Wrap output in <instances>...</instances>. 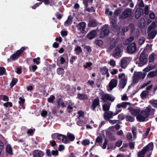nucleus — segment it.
Listing matches in <instances>:
<instances>
[{
    "instance_id": "f257e3e1",
    "label": "nucleus",
    "mask_w": 157,
    "mask_h": 157,
    "mask_svg": "<svg viewBox=\"0 0 157 157\" xmlns=\"http://www.w3.org/2000/svg\"><path fill=\"white\" fill-rule=\"evenodd\" d=\"M155 109L151 108L150 105L148 106L144 109L143 110L136 116L137 120L140 122L145 121L150 113L151 115L154 114Z\"/></svg>"
},
{
    "instance_id": "f03ea898",
    "label": "nucleus",
    "mask_w": 157,
    "mask_h": 157,
    "mask_svg": "<svg viewBox=\"0 0 157 157\" xmlns=\"http://www.w3.org/2000/svg\"><path fill=\"white\" fill-rule=\"evenodd\" d=\"M146 75V73H143L142 72H138L134 73L133 76V83L134 84L137 83L141 79H144Z\"/></svg>"
},
{
    "instance_id": "7ed1b4c3",
    "label": "nucleus",
    "mask_w": 157,
    "mask_h": 157,
    "mask_svg": "<svg viewBox=\"0 0 157 157\" xmlns=\"http://www.w3.org/2000/svg\"><path fill=\"white\" fill-rule=\"evenodd\" d=\"M118 78L120 79L119 81V88L120 89H123L125 86L127 80V77L124 73H121L118 75Z\"/></svg>"
},
{
    "instance_id": "20e7f679",
    "label": "nucleus",
    "mask_w": 157,
    "mask_h": 157,
    "mask_svg": "<svg viewBox=\"0 0 157 157\" xmlns=\"http://www.w3.org/2000/svg\"><path fill=\"white\" fill-rule=\"evenodd\" d=\"M153 148V144L152 143H150L147 145L138 154V157H143L145 153L148 151H152Z\"/></svg>"
},
{
    "instance_id": "39448f33",
    "label": "nucleus",
    "mask_w": 157,
    "mask_h": 157,
    "mask_svg": "<svg viewBox=\"0 0 157 157\" xmlns=\"http://www.w3.org/2000/svg\"><path fill=\"white\" fill-rule=\"evenodd\" d=\"M52 137L53 139L57 138L58 139L61 140L64 143H67L69 142V140L66 136L58 133L53 134L52 135Z\"/></svg>"
},
{
    "instance_id": "423d86ee",
    "label": "nucleus",
    "mask_w": 157,
    "mask_h": 157,
    "mask_svg": "<svg viewBox=\"0 0 157 157\" xmlns=\"http://www.w3.org/2000/svg\"><path fill=\"white\" fill-rule=\"evenodd\" d=\"M27 48V47H22L20 49L17 50L15 53L12 55L10 58L13 60L17 59L21 56L25 50Z\"/></svg>"
},
{
    "instance_id": "0eeeda50",
    "label": "nucleus",
    "mask_w": 157,
    "mask_h": 157,
    "mask_svg": "<svg viewBox=\"0 0 157 157\" xmlns=\"http://www.w3.org/2000/svg\"><path fill=\"white\" fill-rule=\"evenodd\" d=\"M134 13L132 9L129 8H127L123 12L121 17L123 18H125L132 17Z\"/></svg>"
},
{
    "instance_id": "6e6552de",
    "label": "nucleus",
    "mask_w": 157,
    "mask_h": 157,
    "mask_svg": "<svg viewBox=\"0 0 157 157\" xmlns=\"http://www.w3.org/2000/svg\"><path fill=\"white\" fill-rule=\"evenodd\" d=\"M109 31L108 29V25H105L103 26L100 31V36L101 38H104L109 35Z\"/></svg>"
},
{
    "instance_id": "1a4fd4ad",
    "label": "nucleus",
    "mask_w": 157,
    "mask_h": 157,
    "mask_svg": "<svg viewBox=\"0 0 157 157\" xmlns=\"http://www.w3.org/2000/svg\"><path fill=\"white\" fill-rule=\"evenodd\" d=\"M132 58L130 57H125L121 60V67L125 68L130 62Z\"/></svg>"
},
{
    "instance_id": "9d476101",
    "label": "nucleus",
    "mask_w": 157,
    "mask_h": 157,
    "mask_svg": "<svg viewBox=\"0 0 157 157\" xmlns=\"http://www.w3.org/2000/svg\"><path fill=\"white\" fill-rule=\"evenodd\" d=\"M117 84V80L115 79H112L109 83L107 89L108 91H110L115 87Z\"/></svg>"
},
{
    "instance_id": "9b49d317",
    "label": "nucleus",
    "mask_w": 157,
    "mask_h": 157,
    "mask_svg": "<svg viewBox=\"0 0 157 157\" xmlns=\"http://www.w3.org/2000/svg\"><path fill=\"white\" fill-rule=\"evenodd\" d=\"M127 50L129 53L132 54L134 53L136 50V44L133 42L130 44L127 47Z\"/></svg>"
},
{
    "instance_id": "f8f14e48",
    "label": "nucleus",
    "mask_w": 157,
    "mask_h": 157,
    "mask_svg": "<svg viewBox=\"0 0 157 157\" xmlns=\"http://www.w3.org/2000/svg\"><path fill=\"white\" fill-rule=\"evenodd\" d=\"M102 100L105 102L108 100L112 101H114L115 98L112 95L107 94H104L101 96Z\"/></svg>"
},
{
    "instance_id": "ddd939ff",
    "label": "nucleus",
    "mask_w": 157,
    "mask_h": 157,
    "mask_svg": "<svg viewBox=\"0 0 157 157\" xmlns=\"http://www.w3.org/2000/svg\"><path fill=\"white\" fill-rule=\"evenodd\" d=\"M121 111V110H119L117 111L115 113H113L112 112L110 111L105 112L103 115L105 119L106 120L112 118L113 115H115L117 114L120 112Z\"/></svg>"
},
{
    "instance_id": "4468645a",
    "label": "nucleus",
    "mask_w": 157,
    "mask_h": 157,
    "mask_svg": "<svg viewBox=\"0 0 157 157\" xmlns=\"http://www.w3.org/2000/svg\"><path fill=\"white\" fill-rule=\"evenodd\" d=\"M86 24L84 22H81L77 25L78 30L80 31L81 33H84L85 32V30Z\"/></svg>"
},
{
    "instance_id": "2eb2a0df",
    "label": "nucleus",
    "mask_w": 157,
    "mask_h": 157,
    "mask_svg": "<svg viewBox=\"0 0 157 157\" xmlns=\"http://www.w3.org/2000/svg\"><path fill=\"white\" fill-rule=\"evenodd\" d=\"M147 59L144 55H141L140 57V61L138 63V65L140 67H142L147 63Z\"/></svg>"
},
{
    "instance_id": "dca6fc26",
    "label": "nucleus",
    "mask_w": 157,
    "mask_h": 157,
    "mask_svg": "<svg viewBox=\"0 0 157 157\" xmlns=\"http://www.w3.org/2000/svg\"><path fill=\"white\" fill-rule=\"evenodd\" d=\"M99 105V100L98 98H97L93 101L91 105V109L94 110L97 106Z\"/></svg>"
},
{
    "instance_id": "f3484780",
    "label": "nucleus",
    "mask_w": 157,
    "mask_h": 157,
    "mask_svg": "<svg viewBox=\"0 0 157 157\" xmlns=\"http://www.w3.org/2000/svg\"><path fill=\"white\" fill-rule=\"evenodd\" d=\"M148 37L150 39H153L156 36L157 32L156 30H148Z\"/></svg>"
},
{
    "instance_id": "a211bd4d",
    "label": "nucleus",
    "mask_w": 157,
    "mask_h": 157,
    "mask_svg": "<svg viewBox=\"0 0 157 157\" xmlns=\"http://www.w3.org/2000/svg\"><path fill=\"white\" fill-rule=\"evenodd\" d=\"M121 52L120 49L118 48H117L115 49L113 52V55L115 58H118L121 56Z\"/></svg>"
},
{
    "instance_id": "6ab92c4d",
    "label": "nucleus",
    "mask_w": 157,
    "mask_h": 157,
    "mask_svg": "<svg viewBox=\"0 0 157 157\" xmlns=\"http://www.w3.org/2000/svg\"><path fill=\"white\" fill-rule=\"evenodd\" d=\"M97 33L95 30H92L87 35L88 38L92 39L94 38L96 36Z\"/></svg>"
},
{
    "instance_id": "aec40b11",
    "label": "nucleus",
    "mask_w": 157,
    "mask_h": 157,
    "mask_svg": "<svg viewBox=\"0 0 157 157\" xmlns=\"http://www.w3.org/2000/svg\"><path fill=\"white\" fill-rule=\"evenodd\" d=\"M130 103L129 102H125L119 103L117 105V107L118 108H125L127 105H130Z\"/></svg>"
},
{
    "instance_id": "412c9836",
    "label": "nucleus",
    "mask_w": 157,
    "mask_h": 157,
    "mask_svg": "<svg viewBox=\"0 0 157 157\" xmlns=\"http://www.w3.org/2000/svg\"><path fill=\"white\" fill-rule=\"evenodd\" d=\"M140 110L139 109H135L132 108L130 109V111L132 114L136 116L140 113Z\"/></svg>"
},
{
    "instance_id": "4be33fe9",
    "label": "nucleus",
    "mask_w": 157,
    "mask_h": 157,
    "mask_svg": "<svg viewBox=\"0 0 157 157\" xmlns=\"http://www.w3.org/2000/svg\"><path fill=\"white\" fill-rule=\"evenodd\" d=\"M33 155V157H41L43 156V153L42 151H34Z\"/></svg>"
},
{
    "instance_id": "5701e85b",
    "label": "nucleus",
    "mask_w": 157,
    "mask_h": 157,
    "mask_svg": "<svg viewBox=\"0 0 157 157\" xmlns=\"http://www.w3.org/2000/svg\"><path fill=\"white\" fill-rule=\"evenodd\" d=\"M143 10L139 8H138L136 12L135 17L136 18H138L143 14Z\"/></svg>"
},
{
    "instance_id": "b1692460",
    "label": "nucleus",
    "mask_w": 157,
    "mask_h": 157,
    "mask_svg": "<svg viewBox=\"0 0 157 157\" xmlns=\"http://www.w3.org/2000/svg\"><path fill=\"white\" fill-rule=\"evenodd\" d=\"M155 66L153 64L148 65L147 67L144 68L143 71L146 72H148L152 69H154L155 68Z\"/></svg>"
},
{
    "instance_id": "393cba45",
    "label": "nucleus",
    "mask_w": 157,
    "mask_h": 157,
    "mask_svg": "<svg viewBox=\"0 0 157 157\" xmlns=\"http://www.w3.org/2000/svg\"><path fill=\"white\" fill-rule=\"evenodd\" d=\"M74 51L75 54L76 55H78L82 52V49L79 46H77L75 48Z\"/></svg>"
},
{
    "instance_id": "a878e982",
    "label": "nucleus",
    "mask_w": 157,
    "mask_h": 157,
    "mask_svg": "<svg viewBox=\"0 0 157 157\" xmlns=\"http://www.w3.org/2000/svg\"><path fill=\"white\" fill-rule=\"evenodd\" d=\"M77 98L80 100H84L87 99L88 98L86 95L80 94H78Z\"/></svg>"
},
{
    "instance_id": "bb28decb",
    "label": "nucleus",
    "mask_w": 157,
    "mask_h": 157,
    "mask_svg": "<svg viewBox=\"0 0 157 157\" xmlns=\"http://www.w3.org/2000/svg\"><path fill=\"white\" fill-rule=\"evenodd\" d=\"M72 22V19L71 16L68 17L67 20L64 22V25L66 26H68L70 25Z\"/></svg>"
},
{
    "instance_id": "cd10ccee",
    "label": "nucleus",
    "mask_w": 157,
    "mask_h": 157,
    "mask_svg": "<svg viewBox=\"0 0 157 157\" xmlns=\"http://www.w3.org/2000/svg\"><path fill=\"white\" fill-rule=\"evenodd\" d=\"M110 21L113 28L115 29H117L118 30H119V29H118V28H117V26L116 24V18L114 17L113 18L110 19Z\"/></svg>"
},
{
    "instance_id": "c85d7f7f",
    "label": "nucleus",
    "mask_w": 157,
    "mask_h": 157,
    "mask_svg": "<svg viewBox=\"0 0 157 157\" xmlns=\"http://www.w3.org/2000/svg\"><path fill=\"white\" fill-rule=\"evenodd\" d=\"M97 25V23L95 20H92L90 21L88 24L89 27H95Z\"/></svg>"
},
{
    "instance_id": "c756f323",
    "label": "nucleus",
    "mask_w": 157,
    "mask_h": 157,
    "mask_svg": "<svg viewBox=\"0 0 157 157\" xmlns=\"http://www.w3.org/2000/svg\"><path fill=\"white\" fill-rule=\"evenodd\" d=\"M67 136L69 139V141L70 140L71 141H72L75 140V136L74 135L72 134L68 133L67 134Z\"/></svg>"
},
{
    "instance_id": "7c9ffc66",
    "label": "nucleus",
    "mask_w": 157,
    "mask_h": 157,
    "mask_svg": "<svg viewBox=\"0 0 157 157\" xmlns=\"http://www.w3.org/2000/svg\"><path fill=\"white\" fill-rule=\"evenodd\" d=\"M57 102L58 104V107L59 108L60 107H64L65 106L64 102L61 99L57 100Z\"/></svg>"
},
{
    "instance_id": "2f4dec72",
    "label": "nucleus",
    "mask_w": 157,
    "mask_h": 157,
    "mask_svg": "<svg viewBox=\"0 0 157 157\" xmlns=\"http://www.w3.org/2000/svg\"><path fill=\"white\" fill-rule=\"evenodd\" d=\"M6 152L12 155L13 154L12 148L10 145H8L6 146Z\"/></svg>"
},
{
    "instance_id": "473e14b6",
    "label": "nucleus",
    "mask_w": 157,
    "mask_h": 157,
    "mask_svg": "<svg viewBox=\"0 0 157 157\" xmlns=\"http://www.w3.org/2000/svg\"><path fill=\"white\" fill-rule=\"evenodd\" d=\"M148 92L147 91H143L140 94V97L143 99H144L148 95Z\"/></svg>"
},
{
    "instance_id": "72a5a7b5",
    "label": "nucleus",
    "mask_w": 157,
    "mask_h": 157,
    "mask_svg": "<svg viewBox=\"0 0 157 157\" xmlns=\"http://www.w3.org/2000/svg\"><path fill=\"white\" fill-rule=\"evenodd\" d=\"M157 27V24L155 22H153L149 26L148 30H153V29Z\"/></svg>"
},
{
    "instance_id": "f704fd0d",
    "label": "nucleus",
    "mask_w": 157,
    "mask_h": 157,
    "mask_svg": "<svg viewBox=\"0 0 157 157\" xmlns=\"http://www.w3.org/2000/svg\"><path fill=\"white\" fill-rule=\"evenodd\" d=\"M2 99L3 101H7L9 100L8 97L6 95H0V100Z\"/></svg>"
},
{
    "instance_id": "c9c22d12",
    "label": "nucleus",
    "mask_w": 157,
    "mask_h": 157,
    "mask_svg": "<svg viewBox=\"0 0 157 157\" xmlns=\"http://www.w3.org/2000/svg\"><path fill=\"white\" fill-rule=\"evenodd\" d=\"M156 73L155 71H152L149 72L147 74V76L150 77H153L155 76Z\"/></svg>"
},
{
    "instance_id": "e433bc0d",
    "label": "nucleus",
    "mask_w": 157,
    "mask_h": 157,
    "mask_svg": "<svg viewBox=\"0 0 157 157\" xmlns=\"http://www.w3.org/2000/svg\"><path fill=\"white\" fill-rule=\"evenodd\" d=\"M90 143V140H89L87 139L84 140H82V144L84 146L88 145Z\"/></svg>"
},
{
    "instance_id": "4c0bfd02",
    "label": "nucleus",
    "mask_w": 157,
    "mask_h": 157,
    "mask_svg": "<svg viewBox=\"0 0 157 157\" xmlns=\"http://www.w3.org/2000/svg\"><path fill=\"white\" fill-rule=\"evenodd\" d=\"M110 105L108 104H105L103 105V109L104 111H108L109 109Z\"/></svg>"
},
{
    "instance_id": "58836bf2",
    "label": "nucleus",
    "mask_w": 157,
    "mask_h": 157,
    "mask_svg": "<svg viewBox=\"0 0 157 157\" xmlns=\"http://www.w3.org/2000/svg\"><path fill=\"white\" fill-rule=\"evenodd\" d=\"M57 72L59 75H62L64 74V71L62 68H59L57 69Z\"/></svg>"
},
{
    "instance_id": "ea45409f",
    "label": "nucleus",
    "mask_w": 157,
    "mask_h": 157,
    "mask_svg": "<svg viewBox=\"0 0 157 157\" xmlns=\"http://www.w3.org/2000/svg\"><path fill=\"white\" fill-rule=\"evenodd\" d=\"M129 28L127 26L123 27L122 28V32H121V34L122 35H124V33L128 31V30Z\"/></svg>"
},
{
    "instance_id": "a19ab883",
    "label": "nucleus",
    "mask_w": 157,
    "mask_h": 157,
    "mask_svg": "<svg viewBox=\"0 0 157 157\" xmlns=\"http://www.w3.org/2000/svg\"><path fill=\"white\" fill-rule=\"evenodd\" d=\"M132 132L133 134V138L134 139H136V129L135 127H132Z\"/></svg>"
},
{
    "instance_id": "79ce46f5",
    "label": "nucleus",
    "mask_w": 157,
    "mask_h": 157,
    "mask_svg": "<svg viewBox=\"0 0 157 157\" xmlns=\"http://www.w3.org/2000/svg\"><path fill=\"white\" fill-rule=\"evenodd\" d=\"M95 43L96 45L99 46H102L103 44V41L100 40H95Z\"/></svg>"
},
{
    "instance_id": "37998d69",
    "label": "nucleus",
    "mask_w": 157,
    "mask_h": 157,
    "mask_svg": "<svg viewBox=\"0 0 157 157\" xmlns=\"http://www.w3.org/2000/svg\"><path fill=\"white\" fill-rule=\"evenodd\" d=\"M134 40V37L131 36L126 40L125 44H127L130 42Z\"/></svg>"
},
{
    "instance_id": "c03bdc74",
    "label": "nucleus",
    "mask_w": 157,
    "mask_h": 157,
    "mask_svg": "<svg viewBox=\"0 0 157 157\" xmlns=\"http://www.w3.org/2000/svg\"><path fill=\"white\" fill-rule=\"evenodd\" d=\"M101 71L103 74H105L107 73L108 69L106 67H104L101 69Z\"/></svg>"
},
{
    "instance_id": "a18cd8bd",
    "label": "nucleus",
    "mask_w": 157,
    "mask_h": 157,
    "mask_svg": "<svg viewBox=\"0 0 157 157\" xmlns=\"http://www.w3.org/2000/svg\"><path fill=\"white\" fill-rule=\"evenodd\" d=\"M154 60V54L153 53L151 54L149 56V62H151L153 61Z\"/></svg>"
},
{
    "instance_id": "49530a36",
    "label": "nucleus",
    "mask_w": 157,
    "mask_h": 157,
    "mask_svg": "<svg viewBox=\"0 0 157 157\" xmlns=\"http://www.w3.org/2000/svg\"><path fill=\"white\" fill-rule=\"evenodd\" d=\"M126 119L127 121L131 122L133 121L134 120L132 117L129 116H126Z\"/></svg>"
},
{
    "instance_id": "de8ad7c7",
    "label": "nucleus",
    "mask_w": 157,
    "mask_h": 157,
    "mask_svg": "<svg viewBox=\"0 0 157 157\" xmlns=\"http://www.w3.org/2000/svg\"><path fill=\"white\" fill-rule=\"evenodd\" d=\"M116 40H113L110 44V48L111 49L113 48L116 45Z\"/></svg>"
},
{
    "instance_id": "09e8293b",
    "label": "nucleus",
    "mask_w": 157,
    "mask_h": 157,
    "mask_svg": "<svg viewBox=\"0 0 157 157\" xmlns=\"http://www.w3.org/2000/svg\"><path fill=\"white\" fill-rule=\"evenodd\" d=\"M107 143L108 140L106 139H105L103 144L101 146V147L103 149H105L106 148Z\"/></svg>"
},
{
    "instance_id": "8fccbe9b",
    "label": "nucleus",
    "mask_w": 157,
    "mask_h": 157,
    "mask_svg": "<svg viewBox=\"0 0 157 157\" xmlns=\"http://www.w3.org/2000/svg\"><path fill=\"white\" fill-rule=\"evenodd\" d=\"M96 141L97 143L99 144H101L102 142V139L101 137L98 136L96 140Z\"/></svg>"
},
{
    "instance_id": "3c124183",
    "label": "nucleus",
    "mask_w": 157,
    "mask_h": 157,
    "mask_svg": "<svg viewBox=\"0 0 157 157\" xmlns=\"http://www.w3.org/2000/svg\"><path fill=\"white\" fill-rule=\"evenodd\" d=\"M25 101V100L24 98H23L21 97L19 98L18 102L20 105H22L24 103Z\"/></svg>"
},
{
    "instance_id": "603ef678",
    "label": "nucleus",
    "mask_w": 157,
    "mask_h": 157,
    "mask_svg": "<svg viewBox=\"0 0 157 157\" xmlns=\"http://www.w3.org/2000/svg\"><path fill=\"white\" fill-rule=\"evenodd\" d=\"M48 114V112L47 111L43 110L41 113V116L44 117H46Z\"/></svg>"
},
{
    "instance_id": "864d4df0",
    "label": "nucleus",
    "mask_w": 157,
    "mask_h": 157,
    "mask_svg": "<svg viewBox=\"0 0 157 157\" xmlns=\"http://www.w3.org/2000/svg\"><path fill=\"white\" fill-rule=\"evenodd\" d=\"M3 105L6 107H7L8 106L11 107L12 106V104L11 102H8L4 103Z\"/></svg>"
},
{
    "instance_id": "5fc2aeb1",
    "label": "nucleus",
    "mask_w": 157,
    "mask_h": 157,
    "mask_svg": "<svg viewBox=\"0 0 157 157\" xmlns=\"http://www.w3.org/2000/svg\"><path fill=\"white\" fill-rule=\"evenodd\" d=\"M145 39L144 37H141L138 41V43L140 45L142 44L145 42Z\"/></svg>"
},
{
    "instance_id": "6e6d98bb",
    "label": "nucleus",
    "mask_w": 157,
    "mask_h": 157,
    "mask_svg": "<svg viewBox=\"0 0 157 157\" xmlns=\"http://www.w3.org/2000/svg\"><path fill=\"white\" fill-rule=\"evenodd\" d=\"M77 124L79 126H83L85 125V123L82 121L79 120L77 122Z\"/></svg>"
},
{
    "instance_id": "4d7b16f0",
    "label": "nucleus",
    "mask_w": 157,
    "mask_h": 157,
    "mask_svg": "<svg viewBox=\"0 0 157 157\" xmlns=\"http://www.w3.org/2000/svg\"><path fill=\"white\" fill-rule=\"evenodd\" d=\"M17 79L16 78H13L10 83V85L11 87L13 86L17 83Z\"/></svg>"
},
{
    "instance_id": "13d9d810",
    "label": "nucleus",
    "mask_w": 157,
    "mask_h": 157,
    "mask_svg": "<svg viewBox=\"0 0 157 157\" xmlns=\"http://www.w3.org/2000/svg\"><path fill=\"white\" fill-rule=\"evenodd\" d=\"M5 69L3 67H0V75H3L5 72Z\"/></svg>"
},
{
    "instance_id": "bf43d9fd",
    "label": "nucleus",
    "mask_w": 157,
    "mask_h": 157,
    "mask_svg": "<svg viewBox=\"0 0 157 157\" xmlns=\"http://www.w3.org/2000/svg\"><path fill=\"white\" fill-rule=\"evenodd\" d=\"M126 138L128 140H132V134L130 132H128L126 135Z\"/></svg>"
},
{
    "instance_id": "052dcab7",
    "label": "nucleus",
    "mask_w": 157,
    "mask_h": 157,
    "mask_svg": "<svg viewBox=\"0 0 157 157\" xmlns=\"http://www.w3.org/2000/svg\"><path fill=\"white\" fill-rule=\"evenodd\" d=\"M55 99V97L53 95L51 96L48 99V101L49 102H52Z\"/></svg>"
},
{
    "instance_id": "680f3d73",
    "label": "nucleus",
    "mask_w": 157,
    "mask_h": 157,
    "mask_svg": "<svg viewBox=\"0 0 157 157\" xmlns=\"http://www.w3.org/2000/svg\"><path fill=\"white\" fill-rule=\"evenodd\" d=\"M60 63L61 64H64V63L66 62L65 59L62 56H61L60 57Z\"/></svg>"
},
{
    "instance_id": "e2e57ef3",
    "label": "nucleus",
    "mask_w": 157,
    "mask_h": 157,
    "mask_svg": "<svg viewBox=\"0 0 157 157\" xmlns=\"http://www.w3.org/2000/svg\"><path fill=\"white\" fill-rule=\"evenodd\" d=\"M109 63L112 67H114L116 65L115 61L113 59L110 60Z\"/></svg>"
},
{
    "instance_id": "0e129e2a",
    "label": "nucleus",
    "mask_w": 157,
    "mask_h": 157,
    "mask_svg": "<svg viewBox=\"0 0 157 157\" xmlns=\"http://www.w3.org/2000/svg\"><path fill=\"white\" fill-rule=\"evenodd\" d=\"M139 23L141 24V26H144L145 23V21L144 18H141L139 21Z\"/></svg>"
},
{
    "instance_id": "69168bd1",
    "label": "nucleus",
    "mask_w": 157,
    "mask_h": 157,
    "mask_svg": "<svg viewBox=\"0 0 157 157\" xmlns=\"http://www.w3.org/2000/svg\"><path fill=\"white\" fill-rule=\"evenodd\" d=\"M87 84L90 85L91 87H93L94 82L92 80H89L87 81Z\"/></svg>"
},
{
    "instance_id": "338daca9",
    "label": "nucleus",
    "mask_w": 157,
    "mask_h": 157,
    "mask_svg": "<svg viewBox=\"0 0 157 157\" xmlns=\"http://www.w3.org/2000/svg\"><path fill=\"white\" fill-rule=\"evenodd\" d=\"M105 13L107 15H111L113 14V12L112 11H110L109 9H106L105 10Z\"/></svg>"
},
{
    "instance_id": "774afa93",
    "label": "nucleus",
    "mask_w": 157,
    "mask_h": 157,
    "mask_svg": "<svg viewBox=\"0 0 157 157\" xmlns=\"http://www.w3.org/2000/svg\"><path fill=\"white\" fill-rule=\"evenodd\" d=\"M58 151L57 150H52V154L54 156H56L58 155Z\"/></svg>"
}]
</instances>
